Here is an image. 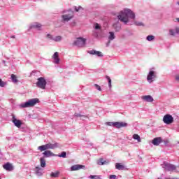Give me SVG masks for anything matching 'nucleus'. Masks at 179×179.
<instances>
[{
    "label": "nucleus",
    "mask_w": 179,
    "mask_h": 179,
    "mask_svg": "<svg viewBox=\"0 0 179 179\" xmlns=\"http://www.w3.org/2000/svg\"><path fill=\"white\" fill-rule=\"evenodd\" d=\"M94 87L96 88V90H99V92H101V87H100V85L95 84Z\"/></svg>",
    "instance_id": "41"
},
{
    "label": "nucleus",
    "mask_w": 179,
    "mask_h": 179,
    "mask_svg": "<svg viewBox=\"0 0 179 179\" xmlns=\"http://www.w3.org/2000/svg\"><path fill=\"white\" fill-rule=\"evenodd\" d=\"M134 24H135L136 26H143V27L145 26V24H143V22H139V21H136V22H134Z\"/></svg>",
    "instance_id": "37"
},
{
    "label": "nucleus",
    "mask_w": 179,
    "mask_h": 179,
    "mask_svg": "<svg viewBox=\"0 0 179 179\" xmlns=\"http://www.w3.org/2000/svg\"><path fill=\"white\" fill-rule=\"evenodd\" d=\"M113 29L115 31L118 32L121 31V24H120L118 22L113 24Z\"/></svg>",
    "instance_id": "21"
},
{
    "label": "nucleus",
    "mask_w": 179,
    "mask_h": 179,
    "mask_svg": "<svg viewBox=\"0 0 179 179\" xmlns=\"http://www.w3.org/2000/svg\"><path fill=\"white\" fill-rule=\"evenodd\" d=\"M74 9H75L76 12H79V10H83V8H82V6H80L78 7L75 6Z\"/></svg>",
    "instance_id": "39"
},
{
    "label": "nucleus",
    "mask_w": 179,
    "mask_h": 179,
    "mask_svg": "<svg viewBox=\"0 0 179 179\" xmlns=\"http://www.w3.org/2000/svg\"><path fill=\"white\" fill-rule=\"evenodd\" d=\"M162 142V137H157L152 140V145H154V146H159V145H160Z\"/></svg>",
    "instance_id": "16"
},
{
    "label": "nucleus",
    "mask_w": 179,
    "mask_h": 179,
    "mask_svg": "<svg viewBox=\"0 0 179 179\" xmlns=\"http://www.w3.org/2000/svg\"><path fill=\"white\" fill-rule=\"evenodd\" d=\"M115 169L117 170H122L124 169V166L121 165L120 163H116L115 164Z\"/></svg>",
    "instance_id": "30"
},
{
    "label": "nucleus",
    "mask_w": 179,
    "mask_h": 179,
    "mask_svg": "<svg viewBox=\"0 0 179 179\" xmlns=\"http://www.w3.org/2000/svg\"><path fill=\"white\" fill-rule=\"evenodd\" d=\"M146 40L148 41H153V40H155V36L153 35H149L146 37Z\"/></svg>",
    "instance_id": "34"
},
{
    "label": "nucleus",
    "mask_w": 179,
    "mask_h": 179,
    "mask_svg": "<svg viewBox=\"0 0 179 179\" xmlns=\"http://www.w3.org/2000/svg\"><path fill=\"white\" fill-rule=\"evenodd\" d=\"M46 37L48 38H49V40H54V36H52V35H51L50 34H48L47 35H46Z\"/></svg>",
    "instance_id": "42"
},
{
    "label": "nucleus",
    "mask_w": 179,
    "mask_h": 179,
    "mask_svg": "<svg viewBox=\"0 0 179 179\" xmlns=\"http://www.w3.org/2000/svg\"><path fill=\"white\" fill-rule=\"evenodd\" d=\"M106 125H108V127H115V128H124L125 127L128 126V124L125 122H107L106 123Z\"/></svg>",
    "instance_id": "5"
},
{
    "label": "nucleus",
    "mask_w": 179,
    "mask_h": 179,
    "mask_svg": "<svg viewBox=\"0 0 179 179\" xmlns=\"http://www.w3.org/2000/svg\"><path fill=\"white\" fill-rule=\"evenodd\" d=\"M98 164L99 166H104L106 164H108V161H106L104 160V159L103 158H100L98 161Z\"/></svg>",
    "instance_id": "24"
},
{
    "label": "nucleus",
    "mask_w": 179,
    "mask_h": 179,
    "mask_svg": "<svg viewBox=\"0 0 179 179\" xmlns=\"http://www.w3.org/2000/svg\"><path fill=\"white\" fill-rule=\"evenodd\" d=\"M38 103V99H29L25 103H22L19 105L20 108H29L30 107H34L36 103Z\"/></svg>",
    "instance_id": "2"
},
{
    "label": "nucleus",
    "mask_w": 179,
    "mask_h": 179,
    "mask_svg": "<svg viewBox=\"0 0 179 179\" xmlns=\"http://www.w3.org/2000/svg\"><path fill=\"white\" fill-rule=\"evenodd\" d=\"M54 64H56L57 65H58V64H59V57L54 59Z\"/></svg>",
    "instance_id": "43"
},
{
    "label": "nucleus",
    "mask_w": 179,
    "mask_h": 179,
    "mask_svg": "<svg viewBox=\"0 0 179 179\" xmlns=\"http://www.w3.org/2000/svg\"><path fill=\"white\" fill-rule=\"evenodd\" d=\"M37 87H39V89H45V87L47 86V80H45V78L43 77H40L38 78V81L36 83Z\"/></svg>",
    "instance_id": "6"
},
{
    "label": "nucleus",
    "mask_w": 179,
    "mask_h": 179,
    "mask_svg": "<svg viewBox=\"0 0 179 179\" xmlns=\"http://www.w3.org/2000/svg\"><path fill=\"white\" fill-rule=\"evenodd\" d=\"M82 169H85V166L76 164L71 167V171H77L78 170H82Z\"/></svg>",
    "instance_id": "15"
},
{
    "label": "nucleus",
    "mask_w": 179,
    "mask_h": 179,
    "mask_svg": "<svg viewBox=\"0 0 179 179\" xmlns=\"http://www.w3.org/2000/svg\"><path fill=\"white\" fill-rule=\"evenodd\" d=\"M38 150H40L41 152H44V150H47V145H46V144L38 147Z\"/></svg>",
    "instance_id": "27"
},
{
    "label": "nucleus",
    "mask_w": 179,
    "mask_h": 179,
    "mask_svg": "<svg viewBox=\"0 0 179 179\" xmlns=\"http://www.w3.org/2000/svg\"><path fill=\"white\" fill-rule=\"evenodd\" d=\"M106 78L108 80V85L109 89H111V87H112V85H111V78L108 76H106Z\"/></svg>",
    "instance_id": "32"
},
{
    "label": "nucleus",
    "mask_w": 179,
    "mask_h": 179,
    "mask_svg": "<svg viewBox=\"0 0 179 179\" xmlns=\"http://www.w3.org/2000/svg\"><path fill=\"white\" fill-rule=\"evenodd\" d=\"M58 146H59V145L57 143H55L54 144H52V143L46 144L47 149H57V148H58Z\"/></svg>",
    "instance_id": "19"
},
{
    "label": "nucleus",
    "mask_w": 179,
    "mask_h": 179,
    "mask_svg": "<svg viewBox=\"0 0 179 179\" xmlns=\"http://www.w3.org/2000/svg\"><path fill=\"white\" fill-rule=\"evenodd\" d=\"M53 41H55L56 43H59V41H62V36H57L53 37Z\"/></svg>",
    "instance_id": "26"
},
{
    "label": "nucleus",
    "mask_w": 179,
    "mask_h": 179,
    "mask_svg": "<svg viewBox=\"0 0 179 179\" xmlns=\"http://www.w3.org/2000/svg\"><path fill=\"white\" fill-rule=\"evenodd\" d=\"M86 44V39L83 38H78L74 42L73 45L76 47H85Z\"/></svg>",
    "instance_id": "8"
},
{
    "label": "nucleus",
    "mask_w": 179,
    "mask_h": 179,
    "mask_svg": "<svg viewBox=\"0 0 179 179\" xmlns=\"http://www.w3.org/2000/svg\"><path fill=\"white\" fill-rule=\"evenodd\" d=\"M169 34H170V36H172L173 37L176 36H178V34H179V27H176L173 29H169Z\"/></svg>",
    "instance_id": "14"
},
{
    "label": "nucleus",
    "mask_w": 179,
    "mask_h": 179,
    "mask_svg": "<svg viewBox=\"0 0 179 179\" xmlns=\"http://www.w3.org/2000/svg\"><path fill=\"white\" fill-rule=\"evenodd\" d=\"M12 117V122L17 127V128H20L22 127V121L16 119V116H15V115H13Z\"/></svg>",
    "instance_id": "12"
},
{
    "label": "nucleus",
    "mask_w": 179,
    "mask_h": 179,
    "mask_svg": "<svg viewBox=\"0 0 179 179\" xmlns=\"http://www.w3.org/2000/svg\"><path fill=\"white\" fill-rule=\"evenodd\" d=\"M176 20L179 22V18H177Z\"/></svg>",
    "instance_id": "47"
},
{
    "label": "nucleus",
    "mask_w": 179,
    "mask_h": 179,
    "mask_svg": "<svg viewBox=\"0 0 179 179\" xmlns=\"http://www.w3.org/2000/svg\"><path fill=\"white\" fill-rule=\"evenodd\" d=\"M162 169L165 170V171H170L171 173H173V171H176L177 167L176 165L171 164L169 162H164L162 164H161Z\"/></svg>",
    "instance_id": "3"
},
{
    "label": "nucleus",
    "mask_w": 179,
    "mask_h": 179,
    "mask_svg": "<svg viewBox=\"0 0 179 179\" xmlns=\"http://www.w3.org/2000/svg\"><path fill=\"white\" fill-rule=\"evenodd\" d=\"M40 163L41 167H42V169H44L45 166H47V163L45 162V159H44V157L40 158Z\"/></svg>",
    "instance_id": "25"
},
{
    "label": "nucleus",
    "mask_w": 179,
    "mask_h": 179,
    "mask_svg": "<svg viewBox=\"0 0 179 179\" xmlns=\"http://www.w3.org/2000/svg\"><path fill=\"white\" fill-rule=\"evenodd\" d=\"M94 30L92 31V36L94 37L97 38V37H99V32L98 31H101V25H100V24H99V23H94Z\"/></svg>",
    "instance_id": "9"
},
{
    "label": "nucleus",
    "mask_w": 179,
    "mask_h": 179,
    "mask_svg": "<svg viewBox=\"0 0 179 179\" xmlns=\"http://www.w3.org/2000/svg\"><path fill=\"white\" fill-rule=\"evenodd\" d=\"M133 139L137 141L138 142H141V136L138 134H134Z\"/></svg>",
    "instance_id": "29"
},
{
    "label": "nucleus",
    "mask_w": 179,
    "mask_h": 179,
    "mask_svg": "<svg viewBox=\"0 0 179 179\" xmlns=\"http://www.w3.org/2000/svg\"><path fill=\"white\" fill-rule=\"evenodd\" d=\"M163 122L166 125H170V124L174 122V117L170 114H166L163 117Z\"/></svg>",
    "instance_id": "7"
},
{
    "label": "nucleus",
    "mask_w": 179,
    "mask_h": 179,
    "mask_svg": "<svg viewBox=\"0 0 179 179\" xmlns=\"http://www.w3.org/2000/svg\"><path fill=\"white\" fill-rule=\"evenodd\" d=\"M108 38V44H110V41H113V40L115 38V35L114 34V32L113 31L109 32V36Z\"/></svg>",
    "instance_id": "22"
},
{
    "label": "nucleus",
    "mask_w": 179,
    "mask_h": 179,
    "mask_svg": "<svg viewBox=\"0 0 179 179\" xmlns=\"http://www.w3.org/2000/svg\"><path fill=\"white\" fill-rule=\"evenodd\" d=\"M52 58H53V59L59 58L58 52H56L54 53V55H52Z\"/></svg>",
    "instance_id": "44"
},
{
    "label": "nucleus",
    "mask_w": 179,
    "mask_h": 179,
    "mask_svg": "<svg viewBox=\"0 0 179 179\" xmlns=\"http://www.w3.org/2000/svg\"><path fill=\"white\" fill-rule=\"evenodd\" d=\"M0 108H1V106H0Z\"/></svg>",
    "instance_id": "50"
},
{
    "label": "nucleus",
    "mask_w": 179,
    "mask_h": 179,
    "mask_svg": "<svg viewBox=\"0 0 179 179\" xmlns=\"http://www.w3.org/2000/svg\"><path fill=\"white\" fill-rule=\"evenodd\" d=\"M6 62L5 60L3 61V64H6Z\"/></svg>",
    "instance_id": "46"
},
{
    "label": "nucleus",
    "mask_w": 179,
    "mask_h": 179,
    "mask_svg": "<svg viewBox=\"0 0 179 179\" xmlns=\"http://www.w3.org/2000/svg\"><path fill=\"white\" fill-rule=\"evenodd\" d=\"M44 157H51V156H54L52 152L50 150H46L43 153Z\"/></svg>",
    "instance_id": "23"
},
{
    "label": "nucleus",
    "mask_w": 179,
    "mask_h": 179,
    "mask_svg": "<svg viewBox=\"0 0 179 179\" xmlns=\"http://www.w3.org/2000/svg\"><path fill=\"white\" fill-rule=\"evenodd\" d=\"M141 100L143 101H146L147 103H153V97L150 95H143L141 96Z\"/></svg>",
    "instance_id": "13"
},
{
    "label": "nucleus",
    "mask_w": 179,
    "mask_h": 179,
    "mask_svg": "<svg viewBox=\"0 0 179 179\" xmlns=\"http://www.w3.org/2000/svg\"><path fill=\"white\" fill-rule=\"evenodd\" d=\"M109 178L110 179H120V178H122V177L120 176V175H119V176H115V175H110V176H109Z\"/></svg>",
    "instance_id": "33"
},
{
    "label": "nucleus",
    "mask_w": 179,
    "mask_h": 179,
    "mask_svg": "<svg viewBox=\"0 0 179 179\" xmlns=\"http://www.w3.org/2000/svg\"><path fill=\"white\" fill-rule=\"evenodd\" d=\"M11 80L13 82V83H17V77L15 74L11 75Z\"/></svg>",
    "instance_id": "28"
},
{
    "label": "nucleus",
    "mask_w": 179,
    "mask_h": 179,
    "mask_svg": "<svg viewBox=\"0 0 179 179\" xmlns=\"http://www.w3.org/2000/svg\"><path fill=\"white\" fill-rule=\"evenodd\" d=\"M36 170V176H38V177L41 176V175L43 174V173H44V171L43 170V169H41L40 166H36L35 168Z\"/></svg>",
    "instance_id": "20"
},
{
    "label": "nucleus",
    "mask_w": 179,
    "mask_h": 179,
    "mask_svg": "<svg viewBox=\"0 0 179 179\" xmlns=\"http://www.w3.org/2000/svg\"><path fill=\"white\" fill-rule=\"evenodd\" d=\"M107 46H108V43L107 44Z\"/></svg>",
    "instance_id": "49"
},
{
    "label": "nucleus",
    "mask_w": 179,
    "mask_h": 179,
    "mask_svg": "<svg viewBox=\"0 0 179 179\" xmlns=\"http://www.w3.org/2000/svg\"><path fill=\"white\" fill-rule=\"evenodd\" d=\"M117 19L124 24H127L129 22V19L135 20V13L129 8H125L119 13Z\"/></svg>",
    "instance_id": "1"
},
{
    "label": "nucleus",
    "mask_w": 179,
    "mask_h": 179,
    "mask_svg": "<svg viewBox=\"0 0 179 179\" xmlns=\"http://www.w3.org/2000/svg\"><path fill=\"white\" fill-rule=\"evenodd\" d=\"M157 79V72L153 71V70H150L148 76H147V81L148 83H153L155 80Z\"/></svg>",
    "instance_id": "4"
},
{
    "label": "nucleus",
    "mask_w": 179,
    "mask_h": 179,
    "mask_svg": "<svg viewBox=\"0 0 179 179\" xmlns=\"http://www.w3.org/2000/svg\"><path fill=\"white\" fill-rule=\"evenodd\" d=\"M8 83L5 81H3L2 79L0 78V87H5Z\"/></svg>",
    "instance_id": "36"
},
{
    "label": "nucleus",
    "mask_w": 179,
    "mask_h": 179,
    "mask_svg": "<svg viewBox=\"0 0 179 179\" xmlns=\"http://www.w3.org/2000/svg\"><path fill=\"white\" fill-rule=\"evenodd\" d=\"M177 5H178V6H179V1L177 2Z\"/></svg>",
    "instance_id": "48"
},
{
    "label": "nucleus",
    "mask_w": 179,
    "mask_h": 179,
    "mask_svg": "<svg viewBox=\"0 0 179 179\" xmlns=\"http://www.w3.org/2000/svg\"><path fill=\"white\" fill-rule=\"evenodd\" d=\"M16 36H15V35H13L10 36V38H15Z\"/></svg>",
    "instance_id": "45"
},
{
    "label": "nucleus",
    "mask_w": 179,
    "mask_h": 179,
    "mask_svg": "<svg viewBox=\"0 0 179 179\" xmlns=\"http://www.w3.org/2000/svg\"><path fill=\"white\" fill-rule=\"evenodd\" d=\"M58 157H63L64 159H65V157H66V152L65 151H63L60 155H57Z\"/></svg>",
    "instance_id": "38"
},
{
    "label": "nucleus",
    "mask_w": 179,
    "mask_h": 179,
    "mask_svg": "<svg viewBox=\"0 0 179 179\" xmlns=\"http://www.w3.org/2000/svg\"><path fill=\"white\" fill-rule=\"evenodd\" d=\"M88 54H91V55H96V57H103V53H101V52L94 50L89 51Z\"/></svg>",
    "instance_id": "18"
},
{
    "label": "nucleus",
    "mask_w": 179,
    "mask_h": 179,
    "mask_svg": "<svg viewBox=\"0 0 179 179\" xmlns=\"http://www.w3.org/2000/svg\"><path fill=\"white\" fill-rule=\"evenodd\" d=\"M62 18L64 22H69V20L73 18V12L71 11L69 14L62 15Z\"/></svg>",
    "instance_id": "11"
},
{
    "label": "nucleus",
    "mask_w": 179,
    "mask_h": 179,
    "mask_svg": "<svg viewBox=\"0 0 179 179\" xmlns=\"http://www.w3.org/2000/svg\"><path fill=\"white\" fill-rule=\"evenodd\" d=\"M51 177H52L53 178H57L58 177V176H59V172L56 171V172H52L50 174Z\"/></svg>",
    "instance_id": "31"
},
{
    "label": "nucleus",
    "mask_w": 179,
    "mask_h": 179,
    "mask_svg": "<svg viewBox=\"0 0 179 179\" xmlns=\"http://www.w3.org/2000/svg\"><path fill=\"white\" fill-rule=\"evenodd\" d=\"M41 27H43V25L39 22H33L31 23L28 30H31L32 29H36V30H41Z\"/></svg>",
    "instance_id": "10"
},
{
    "label": "nucleus",
    "mask_w": 179,
    "mask_h": 179,
    "mask_svg": "<svg viewBox=\"0 0 179 179\" xmlns=\"http://www.w3.org/2000/svg\"><path fill=\"white\" fill-rule=\"evenodd\" d=\"M88 178H90V179H101V176H93V175H91L88 177Z\"/></svg>",
    "instance_id": "35"
},
{
    "label": "nucleus",
    "mask_w": 179,
    "mask_h": 179,
    "mask_svg": "<svg viewBox=\"0 0 179 179\" xmlns=\"http://www.w3.org/2000/svg\"><path fill=\"white\" fill-rule=\"evenodd\" d=\"M74 116L75 117H80V118H86V116H85L83 115H81V114H79V113H75Z\"/></svg>",
    "instance_id": "40"
},
{
    "label": "nucleus",
    "mask_w": 179,
    "mask_h": 179,
    "mask_svg": "<svg viewBox=\"0 0 179 179\" xmlns=\"http://www.w3.org/2000/svg\"><path fill=\"white\" fill-rule=\"evenodd\" d=\"M3 169L6 170L7 171H12L13 170V166L12 164L7 162L4 165H3Z\"/></svg>",
    "instance_id": "17"
}]
</instances>
